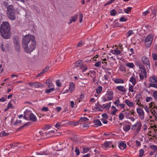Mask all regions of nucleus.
<instances>
[{
  "label": "nucleus",
  "mask_w": 157,
  "mask_h": 157,
  "mask_svg": "<svg viewBox=\"0 0 157 157\" xmlns=\"http://www.w3.org/2000/svg\"><path fill=\"white\" fill-rule=\"evenodd\" d=\"M22 44L25 52L29 53L32 52L36 47L34 37L31 35H25L23 38Z\"/></svg>",
  "instance_id": "obj_1"
},
{
  "label": "nucleus",
  "mask_w": 157,
  "mask_h": 157,
  "mask_svg": "<svg viewBox=\"0 0 157 157\" xmlns=\"http://www.w3.org/2000/svg\"><path fill=\"white\" fill-rule=\"evenodd\" d=\"M10 25L7 21H4L1 25L0 31L2 36L5 39H8L11 36Z\"/></svg>",
  "instance_id": "obj_2"
},
{
  "label": "nucleus",
  "mask_w": 157,
  "mask_h": 157,
  "mask_svg": "<svg viewBox=\"0 0 157 157\" xmlns=\"http://www.w3.org/2000/svg\"><path fill=\"white\" fill-rule=\"evenodd\" d=\"M7 16L11 20H14L16 19L15 10L12 5H10L7 7Z\"/></svg>",
  "instance_id": "obj_3"
},
{
  "label": "nucleus",
  "mask_w": 157,
  "mask_h": 157,
  "mask_svg": "<svg viewBox=\"0 0 157 157\" xmlns=\"http://www.w3.org/2000/svg\"><path fill=\"white\" fill-rule=\"evenodd\" d=\"M30 121L34 122L37 121V118L36 115L31 111L26 109L24 112V117L25 119H28V117Z\"/></svg>",
  "instance_id": "obj_4"
},
{
  "label": "nucleus",
  "mask_w": 157,
  "mask_h": 157,
  "mask_svg": "<svg viewBox=\"0 0 157 157\" xmlns=\"http://www.w3.org/2000/svg\"><path fill=\"white\" fill-rule=\"evenodd\" d=\"M113 93L111 90L107 91L106 94L102 98V102H105L113 99Z\"/></svg>",
  "instance_id": "obj_5"
},
{
  "label": "nucleus",
  "mask_w": 157,
  "mask_h": 157,
  "mask_svg": "<svg viewBox=\"0 0 157 157\" xmlns=\"http://www.w3.org/2000/svg\"><path fill=\"white\" fill-rule=\"evenodd\" d=\"M142 124L140 121H137L135 124L132 125L131 127V130L135 131L136 134L139 133L141 128Z\"/></svg>",
  "instance_id": "obj_6"
},
{
  "label": "nucleus",
  "mask_w": 157,
  "mask_h": 157,
  "mask_svg": "<svg viewBox=\"0 0 157 157\" xmlns=\"http://www.w3.org/2000/svg\"><path fill=\"white\" fill-rule=\"evenodd\" d=\"M153 36L152 34H149L146 37L145 40V44L147 47L150 46L153 41Z\"/></svg>",
  "instance_id": "obj_7"
},
{
  "label": "nucleus",
  "mask_w": 157,
  "mask_h": 157,
  "mask_svg": "<svg viewBox=\"0 0 157 157\" xmlns=\"http://www.w3.org/2000/svg\"><path fill=\"white\" fill-rule=\"evenodd\" d=\"M140 72L139 73V76L141 80H143L147 77V72L144 66H142L140 69Z\"/></svg>",
  "instance_id": "obj_8"
},
{
  "label": "nucleus",
  "mask_w": 157,
  "mask_h": 157,
  "mask_svg": "<svg viewBox=\"0 0 157 157\" xmlns=\"http://www.w3.org/2000/svg\"><path fill=\"white\" fill-rule=\"evenodd\" d=\"M141 60L143 64L147 67L146 68L147 70L150 68V64L149 59L146 57H143Z\"/></svg>",
  "instance_id": "obj_9"
},
{
  "label": "nucleus",
  "mask_w": 157,
  "mask_h": 157,
  "mask_svg": "<svg viewBox=\"0 0 157 157\" xmlns=\"http://www.w3.org/2000/svg\"><path fill=\"white\" fill-rule=\"evenodd\" d=\"M136 111L140 118L141 120H143L144 118V110L141 108H137Z\"/></svg>",
  "instance_id": "obj_10"
},
{
  "label": "nucleus",
  "mask_w": 157,
  "mask_h": 157,
  "mask_svg": "<svg viewBox=\"0 0 157 157\" xmlns=\"http://www.w3.org/2000/svg\"><path fill=\"white\" fill-rule=\"evenodd\" d=\"M13 41L16 50L17 52H19L20 50V42L18 38L13 39Z\"/></svg>",
  "instance_id": "obj_11"
},
{
  "label": "nucleus",
  "mask_w": 157,
  "mask_h": 157,
  "mask_svg": "<svg viewBox=\"0 0 157 157\" xmlns=\"http://www.w3.org/2000/svg\"><path fill=\"white\" fill-rule=\"evenodd\" d=\"M103 147L105 149L107 148H110L111 147H113L114 145L111 141H106L102 145Z\"/></svg>",
  "instance_id": "obj_12"
},
{
  "label": "nucleus",
  "mask_w": 157,
  "mask_h": 157,
  "mask_svg": "<svg viewBox=\"0 0 157 157\" xmlns=\"http://www.w3.org/2000/svg\"><path fill=\"white\" fill-rule=\"evenodd\" d=\"M150 111L151 113V115H150V118H153L155 121L157 120V113L153 109V108L151 109H150Z\"/></svg>",
  "instance_id": "obj_13"
},
{
  "label": "nucleus",
  "mask_w": 157,
  "mask_h": 157,
  "mask_svg": "<svg viewBox=\"0 0 157 157\" xmlns=\"http://www.w3.org/2000/svg\"><path fill=\"white\" fill-rule=\"evenodd\" d=\"M44 136L42 132L40 131L39 132H36V137L37 138H39L37 139L38 140L40 139H44V137H43Z\"/></svg>",
  "instance_id": "obj_14"
},
{
  "label": "nucleus",
  "mask_w": 157,
  "mask_h": 157,
  "mask_svg": "<svg viewBox=\"0 0 157 157\" xmlns=\"http://www.w3.org/2000/svg\"><path fill=\"white\" fill-rule=\"evenodd\" d=\"M111 103L112 102H110L108 103L103 104L102 105H101L100 106L102 108L104 109H109L110 107Z\"/></svg>",
  "instance_id": "obj_15"
},
{
  "label": "nucleus",
  "mask_w": 157,
  "mask_h": 157,
  "mask_svg": "<svg viewBox=\"0 0 157 157\" xmlns=\"http://www.w3.org/2000/svg\"><path fill=\"white\" fill-rule=\"evenodd\" d=\"M118 147L121 150L124 149L126 147V144L125 142L121 141L119 143L118 145Z\"/></svg>",
  "instance_id": "obj_16"
},
{
  "label": "nucleus",
  "mask_w": 157,
  "mask_h": 157,
  "mask_svg": "<svg viewBox=\"0 0 157 157\" xmlns=\"http://www.w3.org/2000/svg\"><path fill=\"white\" fill-rule=\"evenodd\" d=\"M65 121H62L61 122H59L57 123L55 125V127L57 128H59L63 126H66V124H67V123L65 124H63L62 123Z\"/></svg>",
  "instance_id": "obj_17"
},
{
  "label": "nucleus",
  "mask_w": 157,
  "mask_h": 157,
  "mask_svg": "<svg viewBox=\"0 0 157 157\" xmlns=\"http://www.w3.org/2000/svg\"><path fill=\"white\" fill-rule=\"evenodd\" d=\"M149 81L152 83H157V78L155 75H153L149 79Z\"/></svg>",
  "instance_id": "obj_18"
},
{
  "label": "nucleus",
  "mask_w": 157,
  "mask_h": 157,
  "mask_svg": "<svg viewBox=\"0 0 157 157\" xmlns=\"http://www.w3.org/2000/svg\"><path fill=\"white\" fill-rule=\"evenodd\" d=\"M75 88V84L73 82H71L69 84V90L71 92L74 90Z\"/></svg>",
  "instance_id": "obj_19"
},
{
  "label": "nucleus",
  "mask_w": 157,
  "mask_h": 157,
  "mask_svg": "<svg viewBox=\"0 0 157 157\" xmlns=\"http://www.w3.org/2000/svg\"><path fill=\"white\" fill-rule=\"evenodd\" d=\"M129 81L131 82L133 85H135L136 83V80L134 76H131L129 79Z\"/></svg>",
  "instance_id": "obj_20"
},
{
  "label": "nucleus",
  "mask_w": 157,
  "mask_h": 157,
  "mask_svg": "<svg viewBox=\"0 0 157 157\" xmlns=\"http://www.w3.org/2000/svg\"><path fill=\"white\" fill-rule=\"evenodd\" d=\"M88 119L86 117H82L78 121L76 122V123H82L84 122H86L88 121Z\"/></svg>",
  "instance_id": "obj_21"
},
{
  "label": "nucleus",
  "mask_w": 157,
  "mask_h": 157,
  "mask_svg": "<svg viewBox=\"0 0 157 157\" xmlns=\"http://www.w3.org/2000/svg\"><path fill=\"white\" fill-rule=\"evenodd\" d=\"M126 66L129 68H133L135 65L133 63L127 62L125 64Z\"/></svg>",
  "instance_id": "obj_22"
},
{
  "label": "nucleus",
  "mask_w": 157,
  "mask_h": 157,
  "mask_svg": "<svg viewBox=\"0 0 157 157\" xmlns=\"http://www.w3.org/2000/svg\"><path fill=\"white\" fill-rule=\"evenodd\" d=\"M131 127L129 125L125 124L123 127L124 131L126 132H128L130 129Z\"/></svg>",
  "instance_id": "obj_23"
},
{
  "label": "nucleus",
  "mask_w": 157,
  "mask_h": 157,
  "mask_svg": "<svg viewBox=\"0 0 157 157\" xmlns=\"http://www.w3.org/2000/svg\"><path fill=\"white\" fill-rule=\"evenodd\" d=\"M117 88L118 90L123 92H125L126 91V89L123 86H117Z\"/></svg>",
  "instance_id": "obj_24"
},
{
  "label": "nucleus",
  "mask_w": 157,
  "mask_h": 157,
  "mask_svg": "<svg viewBox=\"0 0 157 157\" xmlns=\"http://www.w3.org/2000/svg\"><path fill=\"white\" fill-rule=\"evenodd\" d=\"M78 18V15H75L71 17L69 24H70L73 22L75 21Z\"/></svg>",
  "instance_id": "obj_25"
},
{
  "label": "nucleus",
  "mask_w": 157,
  "mask_h": 157,
  "mask_svg": "<svg viewBox=\"0 0 157 157\" xmlns=\"http://www.w3.org/2000/svg\"><path fill=\"white\" fill-rule=\"evenodd\" d=\"M121 53V52L120 50H118L117 48H116L115 50H113L112 52L113 54L116 55L120 54Z\"/></svg>",
  "instance_id": "obj_26"
},
{
  "label": "nucleus",
  "mask_w": 157,
  "mask_h": 157,
  "mask_svg": "<svg viewBox=\"0 0 157 157\" xmlns=\"http://www.w3.org/2000/svg\"><path fill=\"white\" fill-rule=\"evenodd\" d=\"M125 103L128 106L130 107H132L134 105L133 102L127 99L125 100Z\"/></svg>",
  "instance_id": "obj_27"
},
{
  "label": "nucleus",
  "mask_w": 157,
  "mask_h": 157,
  "mask_svg": "<svg viewBox=\"0 0 157 157\" xmlns=\"http://www.w3.org/2000/svg\"><path fill=\"white\" fill-rule=\"evenodd\" d=\"M46 82L49 88L53 87V85L50 80H47L46 81Z\"/></svg>",
  "instance_id": "obj_28"
},
{
  "label": "nucleus",
  "mask_w": 157,
  "mask_h": 157,
  "mask_svg": "<svg viewBox=\"0 0 157 157\" xmlns=\"http://www.w3.org/2000/svg\"><path fill=\"white\" fill-rule=\"evenodd\" d=\"M94 123L95 124L98 126H99L102 125L100 121L98 119H96L94 120Z\"/></svg>",
  "instance_id": "obj_29"
},
{
  "label": "nucleus",
  "mask_w": 157,
  "mask_h": 157,
  "mask_svg": "<svg viewBox=\"0 0 157 157\" xmlns=\"http://www.w3.org/2000/svg\"><path fill=\"white\" fill-rule=\"evenodd\" d=\"M8 45H4L3 43H2L1 45V47L2 51L4 52L6 49H7Z\"/></svg>",
  "instance_id": "obj_30"
},
{
  "label": "nucleus",
  "mask_w": 157,
  "mask_h": 157,
  "mask_svg": "<svg viewBox=\"0 0 157 157\" xmlns=\"http://www.w3.org/2000/svg\"><path fill=\"white\" fill-rule=\"evenodd\" d=\"M96 74V72L94 71H90V73L88 74L91 78H94L95 75Z\"/></svg>",
  "instance_id": "obj_31"
},
{
  "label": "nucleus",
  "mask_w": 157,
  "mask_h": 157,
  "mask_svg": "<svg viewBox=\"0 0 157 157\" xmlns=\"http://www.w3.org/2000/svg\"><path fill=\"white\" fill-rule=\"evenodd\" d=\"M49 154L48 152L47 151H41L37 153L38 155H47Z\"/></svg>",
  "instance_id": "obj_32"
},
{
  "label": "nucleus",
  "mask_w": 157,
  "mask_h": 157,
  "mask_svg": "<svg viewBox=\"0 0 157 157\" xmlns=\"http://www.w3.org/2000/svg\"><path fill=\"white\" fill-rule=\"evenodd\" d=\"M114 82L116 83H124V81L121 79H116L114 80Z\"/></svg>",
  "instance_id": "obj_33"
},
{
  "label": "nucleus",
  "mask_w": 157,
  "mask_h": 157,
  "mask_svg": "<svg viewBox=\"0 0 157 157\" xmlns=\"http://www.w3.org/2000/svg\"><path fill=\"white\" fill-rule=\"evenodd\" d=\"M82 64V62L81 60H78L75 63V67H80Z\"/></svg>",
  "instance_id": "obj_34"
},
{
  "label": "nucleus",
  "mask_w": 157,
  "mask_h": 157,
  "mask_svg": "<svg viewBox=\"0 0 157 157\" xmlns=\"http://www.w3.org/2000/svg\"><path fill=\"white\" fill-rule=\"evenodd\" d=\"M55 132L54 131V130H51L50 131H49L47 132H45L44 133V135L46 136H48V137H49L50 136H48V135H52Z\"/></svg>",
  "instance_id": "obj_35"
},
{
  "label": "nucleus",
  "mask_w": 157,
  "mask_h": 157,
  "mask_svg": "<svg viewBox=\"0 0 157 157\" xmlns=\"http://www.w3.org/2000/svg\"><path fill=\"white\" fill-rule=\"evenodd\" d=\"M144 150L142 149H140L139 151V155L138 157H142L144 155Z\"/></svg>",
  "instance_id": "obj_36"
},
{
  "label": "nucleus",
  "mask_w": 157,
  "mask_h": 157,
  "mask_svg": "<svg viewBox=\"0 0 157 157\" xmlns=\"http://www.w3.org/2000/svg\"><path fill=\"white\" fill-rule=\"evenodd\" d=\"M104 70L106 74L107 73L109 75H111V69L110 68H105L104 69Z\"/></svg>",
  "instance_id": "obj_37"
},
{
  "label": "nucleus",
  "mask_w": 157,
  "mask_h": 157,
  "mask_svg": "<svg viewBox=\"0 0 157 157\" xmlns=\"http://www.w3.org/2000/svg\"><path fill=\"white\" fill-rule=\"evenodd\" d=\"M55 90V88L54 87H52L51 88L49 89L46 90L45 92L47 94L49 93L53 92Z\"/></svg>",
  "instance_id": "obj_38"
},
{
  "label": "nucleus",
  "mask_w": 157,
  "mask_h": 157,
  "mask_svg": "<svg viewBox=\"0 0 157 157\" xmlns=\"http://www.w3.org/2000/svg\"><path fill=\"white\" fill-rule=\"evenodd\" d=\"M87 69V67L85 66H83L79 68V69L82 71V72L85 71Z\"/></svg>",
  "instance_id": "obj_39"
},
{
  "label": "nucleus",
  "mask_w": 157,
  "mask_h": 157,
  "mask_svg": "<svg viewBox=\"0 0 157 157\" xmlns=\"http://www.w3.org/2000/svg\"><path fill=\"white\" fill-rule=\"evenodd\" d=\"M144 108L145 111L149 114L150 111V109H151L147 105H146L144 106Z\"/></svg>",
  "instance_id": "obj_40"
},
{
  "label": "nucleus",
  "mask_w": 157,
  "mask_h": 157,
  "mask_svg": "<svg viewBox=\"0 0 157 157\" xmlns=\"http://www.w3.org/2000/svg\"><path fill=\"white\" fill-rule=\"evenodd\" d=\"M33 87L35 88H37L41 87V84L37 82H35L33 83Z\"/></svg>",
  "instance_id": "obj_41"
},
{
  "label": "nucleus",
  "mask_w": 157,
  "mask_h": 157,
  "mask_svg": "<svg viewBox=\"0 0 157 157\" xmlns=\"http://www.w3.org/2000/svg\"><path fill=\"white\" fill-rule=\"evenodd\" d=\"M134 86L132 85H130L129 84V87L128 88V90L129 91L131 92H134Z\"/></svg>",
  "instance_id": "obj_42"
},
{
  "label": "nucleus",
  "mask_w": 157,
  "mask_h": 157,
  "mask_svg": "<svg viewBox=\"0 0 157 157\" xmlns=\"http://www.w3.org/2000/svg\"><path fill=\"white\" fill-rule=\"evenodd\" d=\"M102 89V87L101 86H98L96 89V92L98 94H99L101 91Z\"/></svg>",
  "instance_id": "obj_43"
},
{
  "label": "nucleus",
  "mask_w": 157,
  "mask_h": 157,
  "mask_svg": "<svg viewBox=\"0 0 157 157\" xmlns=\"http://www.w3.org/2000/svg\"><path fill=\"white\" fill-rule=\"evenodd\" d=\"M136 100H140L142 99V95L141 94H139L136 96Z\"/></svg>",
  "instance_id": "obj_44"
},
{
  "label": "nucleus",
  "mask_w": 157,
  "mask_h": 157,
  "mask_svg": "<svg viewBox=\"0 0 157 157\" xmlns=\"http://www.w3.org/2000/svg\"><path fill=\"white\" fill-rule=\"evenodd\" d=\"M117 12L116 10L114 9L110 11V14L113 16H114L117 14Z\"/></svg>",
  "instance_id": "obj_45"
},
{
  "label": "nucleus",
  "mask_w": 157,
  "mask_h": 157,
  "mask_svg": "<svg viewBox=\"0 0 157 157\" xmlns=\"http://www.w3.org/2000/svg\"><path fill=\"white\" fill-rule=\"evenodd\" d=\"M120 102V101L118 99H117L114 102V103L117 107H118Z\"/></svg>",
  "instance_id": "obj_46"
},
{
  "label": "nucleus",
  "mask_w": 157,
  "mask_h": 157,
  "mask_svg": "<svg viewBox=\"0 0 157 157\" xmlns=\"http://www.w3.org/2000/svg\"><path fill=\"white\" fill-rule=\"evenodd\" d=\"M131 10V7H128L126 9H125L124 10V12L126 13H128Z\"/></svg>",
  "instance_id": "obj_47"
},
{
  "label": "nucleus",
  "mask_w": 157,
  "mask_h": 157,
  "mask_svg": "<svg viewBox=\"0 0 157 157\" xmlns=\"http://www.w3.org/2000/svg\"><path fill=\"white\" fill-rule=\"evenodd\" d=\"M124 114L122 113H120L119 114V119L120 120H122L124 118Z\"/></svg>",
  "instance_id": "obj_48"
},
{
  "label": "nucleus",
  "mask_w": 157,
  "mask_h": 157,
  "mask_svg": "<svg viewBox=\"0 0 157 157\" xmlns=\"http://www.w3.org/2000/svg\"><path fill=\"white\" fill-rule=\"evenodd\" d=\"M135 64L136 66L139 67L140 69L141 68L142 66H144L143 65H142L140 62L138 61L136 62Z\"/></svg>",
  "instance_id": "obj_49"
},
{
  "label": "nucleus",
  "mask_w": 157,
  "mask_h": 157,
  "mask_svg": "<svg viewBox=\"0 0 157 157\" xmlns=\"http://www.w3.org/2000/svg\"><path fill=\"white\" fill-rule=\"evenodd\" d=\"M127 20L126 18L124 17H122L120 18L119 21L120 22H125Z\"/></svg>",
  "instance_id": "obj_50"
},
{
  "label": "nucleus",
  "mask_w": 157,
  "mask_h": 157,
  "mask_svg": "<svg viewBox=\"0 0 157 157\" xmlns=\"http://www.w3.org/2000/svg\"><path fill=\"white\" fill-rule=\"evenodd\" d=\"M52 126L49 124H46L45 125L44 127V130H47L51 128Z\"/></svg>",
  "instance_id": "obj_51"
},
{
  "label": "nucleus",
  "mask_w": 157,
  "mask_h": 157,
  "mask_svg": "<svg viewBox=\"0 0 157 157\" xmlns=\"http://www.w3.org/2000/svg\"><path fill=\"white\" fill-rule=\"evenodd\" d=\"M153 96L154 99L157 100V91H155L154 92L153 94Z\"/></svg>",
  "instance_id": "obj_52"
},
{
  "label": "nucleus",
  "mask_w": 157,
  "mask_h": 157,
  "mask_svg": "<svg viewBox=\"0 0 157 157\" xmlns=\"http://www.w3.org/2000/svg\"><path fill=\"white\" fill-rule=\"evenodd\" d=\"M149 87H153L157 88V84L156 83H150L149 84Z\"/></svg>",
  "instance_id": "obj_53"
},
{
  "label": "nucleus",
  "mask_w": 157,
  "mask_h": 157,
  "mask_svg": "<svg viewBox=\"0 0 157 157\" xmlns=\"http://www.w3.org/2000/svg\"><path fill=\"white\" fill-rule=\"evenodd\" d=\"M152 98L151 97H147L146 98V101L147 102H149L152 100Z\"/></svg>",
  "instance_id": "obj_54"
},
{
  "label": "nucleus",
  "mask_w": 157,
  "mask_h": 157,
  "mask_svg": "<svg viewBox=\"0 0 157 157\" xmlns=\"http://www.w3.org/2000/svg\"><path fill=\"white\" fill-rule=\"evenodd\" d=\"M83 43V42L82 41H81L79 42V43H78V44L77 45V47H81L82 46Z\"/></svg>",
  "instance_id": "obj_55"
},
{
  "label": "nucleus",
  "mask_w": 157,
  "mask_h": 157,
  "mask_svg": "<svg viewBox=\"0 0 157 157\" xmlns=\"http://www.w3.org/2000/svg\"><path fill=\"white\" fill-rule=\"evenodd\" d=\"M101 63L100 61H98L95 64L94 66L96 67H99L100 66Z\"/></svg>",
  "instance_id": "obj_56"
},
{
  "label": "nucleus",
  "mask_w": 157,
  "mask_h": 157,
  "mask_svg": "<svg viewBox=\"0 0 157 157\" xmlns=\"http://www.w3.org/2000/svg\"><path fill=\"white\" fill-rule=\"evenodd\" d=\"M49 67L48 66H46V67L43 70V71L42 72V73H43L47 71L49 69Z\"/></svg>",
  "instance_id": "obj_57"
},
{
  "label": "nucleus",
  "mask_w": 157,
  "mask_h": 157,
  "mask_svg": "<svg viewBox=\"0 0 157 157\" xmlns=\"http://www.w3.org/2000/svg\"><path fill=\"white\" fill-rule=\"evenodd\" d=\"M127 34L128 35V36L129 37L132 35L134 33L132 30H129Z\"/></svg>",
  "instance_id": "obj_58"
},
{
  "label": "nucleus",
  "mask_w": 157,
  "mask_h": 157,
  "mask_svg": "<svg viewBox=\"0 0 157 157\" xmlns=\"http://www.w3.org/2000/svg\"><path fill=\"white\" fill-rule=\"evenodd\" d=\"M9 133H6L5 131H2L0 133V135L2 136H6Z\"/></svg>",
  "instance_id": "obj_59"
},
{
  "label": "nucleus",
  "mask_w": 157,
  "mask_h": 157,
  "mask_svg": "<svg viewBox=\"0 0 157 157\" xmlns=\"http://www.w3.org/2000/svg\"><path fill=\"white\" fill-rule=\"evenodd\" d=\"M152 56L153 58V59L154 60H157V55L155 53H153L152 54Z\"/></svg>",
  "instance_id": "obj_60"
},
{
  "label": "nucleus",
  "mask_w": 157,
  "mask_h": 157,
  "mask_svg": "<svg viewBox=\"0 0 157 157\" xmlns=\"http://www.w3.org/2000/svg\"><path fill=\"white\" fill-rule=\"evenodd\" d=\"M75 152L76 153V154L77 155H78L79 154L80 151L79 150V148L78 147H75Z\"/></svg>",
  "instance_id": "obj_61"
},
{
  "label": "nucleus",
  "mask_w": 157,
  "mask_h": 157,
  "mask_svg": "<svg viewBox=\"0 0 157 157\" xmlns=\"http://www.w3.org/2000/svg\"><path fill=\"white\" fill-rule=\"evenodd\" d=\"M150 12V11L147 10L143 13L142 15L143 16H146Z\"/></svg>",
  "instance_id": "obj_62"
},
{
  "label": "nucleus",
  "mask_w": 157,
  "mask_h": 157,
  "mask_svg": "<svg viewBox=\"0 0 157 157\" xmlns=\"http://www.w3.org/2000/svg\"><path fill=\"white\" fill-rule=\"evenodd\" d=\"M41 110L43 111H48V107H44L41 109Z\"/></svg>",
  "instance_id": "obj_63"
},
{
  "label": "nucleus",
  "mask_w": 157,
  "mask_h": 157,
  "mask_svg": "<svg viewBox=\"0 0 157 157\" xmlns=\"http://www.w3.org/2000/svg\"><path fill=\"white\" fill-rule=\"evenodd\" d=\"M56 85L58 87L60 86L61 85V82L59 80H57L56 82Z\"/></svg>",
  "instance_id": "obj_64"
}]
</instances>
